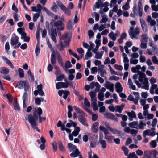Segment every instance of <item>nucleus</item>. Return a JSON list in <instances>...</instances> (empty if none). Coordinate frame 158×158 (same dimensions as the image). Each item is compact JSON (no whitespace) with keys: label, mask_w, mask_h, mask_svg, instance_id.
<instances>
[{"label":"nucleus","mask_w":158,"mask_h":158,"mask_svg":"<svg viewBox=\"0 0 158 158\" xmlns=\"http://www.w3.org/2000/svg\"><path fill=\"white\" fill-rule=\"evenodd\" d=\"M131 71L133 73H137V74L133 76L132 78L138 87L139 88L141 87L145 90H148V82L146 77L145 74L140 71H137L135 67H132Z\"/></svg>","instance_id":"1"},{"label":"nucleus","mask_w":158,"mask_h":158,"mask_svg":"<svg viewBox=\"0 0 158 158\" xmlns=\"http://www.w3.org/2000/svg\"><path fill=\"white\" fill-rule=\"evenodd\" d=\"M58 35L60 38L59 44L61 47L59 50L61 51L63 50L64 48L65 47L69 46L72 35L71 33L69 32L64 34L61 36V33L60 31L58 32Z\"/></svg>","instance_id":"2"},{"label":"nucleus","mask_w":158,"mask_h":158,"mask_svg":"<svg viewBox=\"0 0 158 158\" xmlns=\"http://www.w3.org/2000/svg\"><path fill=\"white\" fill-rule=\"evenodd\" d=\"M28 119L32 128L36 129L38 132H40V129L37 127L36 121L37 120V118L35 113L34 114V116H32L31 114H29L28 117Z\"/></svg>","instance_id":"3"},{"label":"nucleus","mask_w":158,"mask_h":158,"mask_svg":"<svg viewBox=\"0 0 158 158\" xmlns=\"http://www.w3.org/2000/svg\"><path fill=\"white\" fill-rule=\"evenodd\" d=\"M50 49L52 52L51 55V61L52 65L55 64L56 63V57H57L60 55V53L56 50L54 49L52 47V46L50 44Z\"/></svg>","instance_id":"4"},{"label":"nucleus","mask_w":158,"mask_h":158,"mask_svg":"<svg viewBox=\"0 0 158 158\" xmlns=\"http://www.w3.org/2000/svg\"><path fill=\"white\" fill-rule=\"evenodd\" d=\"M50 24L53 27H56L57 30L58 31H62L64 29V24L61 20L54 22L53 20H52L50 22Z\"/></svg>","instance_id":"5"},{"label":"nucleus","mask_w":158,"mask_h":158,"mask_svg":"<svg viewBox=\"0 0 158 158\" xmlns=\"http://www.w3.org/2000/svg\"><path fill=\"white\" fill-rule=\"evenodd\" d=\"M158 152L156 150L151 151H145L144 152L143 158H156Z\"/></svg>","instance_id":"6"},{"label":"nucleus","mask_w":158,"mask_h":158,"mask_svg":"<svg viewBox=\"0 0 158 158\" xmlns=\"http://www.w3.org/2000/svg\"><path fill=\"white\" fill-rule=\"evenodd\" d=\"M15 37H12L10 40V44L11 46H13L14 48L16 49L19 48L21 45L20 42H19V37L15 34Z\"/></svg>","instance_id":"7"},{"label":"nucleus","mask_w":158,"mask_h":158,"mask_svg":"<svg viewBox=\"0 0 158 158\" xmlns=\"http://www.w3.org/2000/svg\"><path fill=\"white\" fill-rule=\"evenodd\" d=\"M128 33L131 39L135 38L139 33V29L136 27L134 29V27H131L128 31Z\"/></svg>","instance_id":"8"},{"label":"nucleus","mask_w":158,"mask_h":158,"mask_svg":"<svg viewBox=\"0 0 158 158\" xmlns=\"http://www.w3.org/2000/svg\"><path fill=\"white\" fill-rule=\"evenodd\" d=\"M35 113L36 116L37 118V120L38 118H39V122L40 123L42 122V120H45L46 119L45 117H41V114H42V110L40 107H39L38 108L37 110H35L33 113V115L34 116V114Z\"/></svg>","instance_id":"9"},{"label":"nucleus","mask_w":158,"mask_h":158,"mask_svg":"<svg viewBox=\"0 0 158 158\" xmlns=\"http://www.w3.org/2000/svg\"><path fill=\"white\" fill-rule=\"evenodd\" d=\"M57 4L60 8V9L63 11L65 14L68 15H71V11L69 10V9H68L60 1H57Z\"/></svg>","instance_id":"10"},{"label":"nucleus","mask_w":158,"mask_h":158,"mask_svg":"<svg viewBox=\"0 0 158 158\" xmlns=\"http://www.w3.org/2000/svg\"><path fill=\"white\" fill-rule=\"evenodd\" d=\"M51 38L52 40L56 43L57 42L56 37L57 36V33L56 30L55 28H52L51 29Z\"/></svg>","instance_id":"11"},{"label":"nucleus","mask_w":158,"mask_h":158,"mask_svg":"<svg viewBox=\"0 0 158 158\" xmlns=\"http://www.w3.org/2000/svg\"><path fill=\"white\" fill-rule=\"evenodd\" d=\"M56 88L57 89H60L62 88H66L68 87L66 84V82H59L56 84Z\"/></svg>","instance_id":"12"},{"label":"nucleus","mask_w":158,"mask_h":158,"mask_svg":"<svg viewBox=\"0 0 158 158\" xmlns=\"http://www.w3.org/2000/svg\"><path fill=\"white\" fill-rule=\"evenodd\" d=\"M78 118L80 123L85 126H88V125L85 117L81 115L78 116Z\"/></svg>","instance_id":"13"},{"label":"nucleus","mask_w":158,"mask_h":158,"mask_svg":"<svg viewBox=\"0 0 158 158\" xmlns=\"http://www.w3.org/2000/svg\"><path fill=\"white\" fill-rule=\"evenodd\" d=\"M105 87L109 89L110 92H113L114 91V84H111L110 82L107 81L105 84Z\"/></svg>","instance_id":"14"},{"label":"nucleus","mask_w":158,"mask_h":158,"mask_svg":"<svg viewBox=\"0 0 158 158\" xmlns=\"http://www.w3.org/2000/svg\"><path fill=\"white\" fill-rule=\"evenodd\" d=\"M2 59L5 62L9 65L12 69L14 68V66L11 61L7 58L2 56Z\"/></svg>","instance_id":"15"},{"label":"nucleus","mask_w":158,"mask_h":158,"mask_svg":"<svg viewBox=\"0 0 158 158\" xmlns=\"http://www.w3.org/2000/svg\"><path fill=\"white\" fill-rule=\"evenodd\" d=\"M99 123L97 122H95L93 123L92 127V130L93 132L96 133L98 131V127Z\"/></svg>","instance_id":"16"},{"label":"nucleus","mask_w":158,"mask_h":158,"mask_svg":"<svg viewBox=\"0 0 158 158\" xmlns=\"http://www.w3.org/2000/svg\"><path fill=\"white\" fill-rule=\"evenodd\" d=\"M115 86L116 91L118 93H119L122 92L123 88L119 82L116 83Z\"/></svg>","instance_id":"17"},{"label":"nucleus","mask_w":158,"mask_h":158,"mask_svg":"<svg viewBox=\"0 0 158 158\" xmlns=\"http://www.w3.org/2000/svg\"><path fill=\"white\" fill-rule=\"evenodd\" d=\"M124 106V105L123 104H121L120 106H115V111L118 112L120 113H121Z\"/></svg>","instance_id":"18"},{"label":"nucleus","mask_w":158,"mask_h":158,"mask_svg":"<svg viewBox=\"0 0 158 158\" xmlns=\"http://www.w3.org/2000/svg\"><path fill=\"white\" fill-rule=\"evenodd\" d=\"M114 137L112 136H109L108 135H105L104 138L106 139L109 143H113V140Z\"/></svg>","instance_id":"19"},{"label":"nucleus","mask_w":158,"mask_h":158,"mask_svg":"<svg viewBox=\"0 0 158 158\" xmlns=\"http://www.w3.org/2000/svg\"><path fill=\"white\" fill-rule=\"evenodd\" d=\"M26 82L24 81H20L17 83V87L19 89H22L23 88L25 83Z\"/></svg>","instance_id":"20"},{"label":"nucleus","mask_w":158,"mask_h":158,"mask_svg":"<svg viewBox=\"0 0 158 158\" xmlns=\"http://www.w3.org/2000/svg\"><path fill=\"white\" fill-rule=\"evenodd\" d=\"M69 123H67L66 125V127H70L72 126L73 127H75L77 125V123H76L71 120H69Z\"/></svg>","instance_id":"21"},{"label":"nucleus","mask_w":158,"mask_h":158,"mask_svg":"<svg viewBox=\"0 0 158 158\" xmlns=\"http://www.w3.org/2000/svg\"><path fill=\"white\" fill-rule=\"evenodd\" d=\"M138 124V122L137 121H135L132 122L130 123H129V126L131 128H137V127Z\"/></svg>","instance_id":"22"},{"label":"nucleus","mask_w":158,"mask_h":158,"mask_svg":"<svg viewBox=\"0 0 158 158\" xmlns=\"http://www.w3.org/2000/svg\"><path fill=\"white\" fill-rule=\"evenodd\" d=\"M9 71V69L5 67H2L0 69V73L5 75L8 74Z\"/></svg>","instance_id":"23"},{"label":"nucleus","mask_w":158,"mask_h":158,"mask_svg":"<svg viewBox=\"0 0 158 158\" xmlns=\"http://www.w3.org/2000/svg\"><path fill=\"white\" fill-rule=\"evenodd\" d=\"M80 153V152L78 149H76L75 150L74 152L71 153L70 155L72 157H75L78 156Z\"/></svg>","instance_id":"24"},{"label":"nucleus","mask_w":158,"mask_h":158,"mask_svg":"<svg viewBox=\"0 0 158 158\" xmlns=\"http://www.w3.org/2000/svg\"><path fill=\"white\" fill-rule=\"evenodd\" d=\"M146 124L145 123H144L143 120H140L139 121V124L138 125V127L139 129H143L144 128V126H146Z\"/></svg>","instance_id":"25"},{"label":"nucleus","mask_w":158,"mask_h":158,"mask_svg":"<svg viewBox=\"0 0 158 158\" xmlns=\"http://www.w3.org/2000/svg\"><path fill=\"white\" fill-rule=\"evenodd\" d=\"M102 19L100 21V23H103L106 22L108 20V18H107V15H102Z\"/></svg>","instance_id":"26"},{"label":"nucleus","mask_w":158,"mask_h":158,"mask_svg":"<svg viewBox=\"0 0 158 158\" xmlns=\"http://www.w3.org/2000/svg\"><path fill=\"white\" fill-rule=\"evenodd\" d=\"M104 53L103 51L100 52V53L96 52L95 54V58L97 59H100Z\"/></svg>","instance_id":"27"},{"label":"nucleus","mask_w":158,"mask_h":158,"mask_svg":"<svg viewBox=\"0 0 158 158\" xmlns=\"http://www.w3.org/2000/svg\"><path fill=\"white\" fill-rule=\"evenodd\" d=\"M99 143L101 145V147L103 148H105L107 146V143L105 140H99Z\"/></svg>","instance_id":"28"},{"label":"nucleus","mask_w":158,"mask_h":158,"mask_svg":"<svg viewBox=\"0 0 158 158\" xmlns=\"http://www.w3.org/2000/svg\"><path fill=\"white\" fill-rule=\"evenodd\" d=\"M116 35L112 31L110 32L109 35L110 38L113 41H115L116 39Z\"/></svg>","instance_id":"29"},{"label":"nucleus","mask_w":158,"mask_h":158,"mask_svg":"<svg viewBox=\"0 0 158 158\" xmlns=\"http://www.w3.org/2000/svg\"><path fill=\"white\" fill-rule=\"evenodd\" d=\"M51 144L52 146L53 151L55 152H56L57 150V143L55 141H53L51 143Z\"/></svg>","instance_id":"30"},{"label":"nucleus","mask_w":158,"mask_h":158,"mask_svg":"<svg viewBox=\"0 0 158 158\" xmlns=\"http://www.w3.org/2000/svg\"><path fill=\"white\" fill-rule=\"evenodd\" d=\"M56 74L57 75V76L56 81H62L65 78V76L64 74L60 75L59 76H58L57 74Z\"/></svg>","instance_id":"31"},{"label":"nucleus","mask_w":158,"mask_h":158,"mask_svg":"<svg viewBox=\"0 0 158 158\" xmlns=\"http://www.w3.org/2000/svg\"><path fill=\"white\" fill-rule=\"evenodd\" d=\"M73 24L72 20H69L67 23V29L69 30L71 29L73 27Z\"/></svg>","instance_id":"32"},{"label":"nucleus","mask_w":158,"mask_h":158,"mask_svg":"<svg viewBox=\"0 0 158 158\" xmlns=\"http://www.w3.org/2000/svg\"><path fill=\"white\" fill-rule=\"evenodd\" d=\"M92 56V53L90 52V51L88 50L85 56V59L86 60L88 59L89 57H91Z\"/></svg>","instance_id":"33"},{"label":"nucleus","mask_w":158,"mask_h":158,"mask_svg":"<svg viewBox=\"0 0 158 158\" xmlns=\"http://www.w3.org/2000/svg\"><path fill=\"white\" fill-rule=\"evenodd\" d=\"M150 146L151 148H155L157 146V143L156 140L151 141L150 143Z\"/></svg>","instance_id":"34"},{"label":"nucleus","mask_w":158,"mask_h":158,"mask_svg":"<svg viewBox=\"0 0 158 158\" xmlns=\"http://www.w3.org/2000/svg\"><path fill=\"white\" fill-rule=\"evenodd\" d=\"M58 9V8L57 5L55 2H54L53 3V5L51 8L52 10L54 12H56Z\"/></svg>","instance_id":"35"},{"label":"nucleus","mask_w":158,"mask_h":158,"mask_svg":"<svg viewBox=\"0 0 158 158\" xmlns=\"http://www.w3.org/2000/svg\"><path fill=\"white\" fill-rule=\"evenodd\" d=\"M150 130H145L143 133V137L145 138L146 135L150 136Z\"/></svg>","instance_id":"36"},{"label":"nucleus","mask_w":158,"mask_h":158,"mask_svg":"<svg viewBox=\"0 0 158 158\" xmlns=\"http://www.w3.org/2000/svg\"><path fill=\"white\" fill-rule=\"evenodd\" d=\"M104 94L102 92H101L98 94V99L100 101H102L104 100Z\"/></svg>","instance_id":"37"},{"label":"nucleus","mask_w":158,"mask_h":158,"mask_svg":"<svg viewBox=\"0 0 158 158\" xmlns=\"http://www.w3.org/2000/svg\"><path fill=\"white\" fill-rule=\"evenodd\" d=\"M18 72L19 76L21 78L23 77L24 76V73L23 70L22 69L19 68L18 69Z\"/></svg>","instance_id":"38"},{"label":"nucleus","mask_w":158,"mask_h":158,"mask_svg":"<svg viewBox=\"0 0 158 158\" xmlns=\"http://www.w3.org/2000/svg\"><path fill=\"white\" fill-rule=\"evenodd\" d=\"M140 47L141 48L145 49L147 47L148 42L141 41Z\"/></svg>","instance_id":"39"},{"label":"nucleus","mask_w":158,"mask_h":158,"mask_svg":"<svg viewBox=\"0 0 158 158\" xmlns=\"http://www.w3.org/2000/svg\"><path fill=\"white\" fill-rule=\"evenodd\" d=\"M122 150L124 151V154L125 155L127 156L128 153V150L127 148L125 146H123L121 147Z\"/></svg>","instance_id":"40"},{"label":"nucleus","mask_w":158,"mask_h":158,"mask_svg":"<svg viewBox=\"0 0 158 158\" xmlns=\"http://www.w3.org/2000/svg\"><path fill=\"white\" fill-rule=\"evenodd\" d=\"M128 155L127 158H138L135 152L130 153Z\"/></svg>","instance_id":"41"},{"label":"nucleus","mask_w":158,"mask_h":158,"mask_svg":"<svg viewBox=\"0 0 158 158\" xmlns=\"http://www.w3.org/2000/svg\"><path fill=\"white\" fill-rule=\"evenodd\" d=\"M14 108L15 110L18 111L20 110V108L17 101L15 103H14Z\"/></svg>","instance_id":"42"},{"label":"nucleus","mask_w":158,"mask_h":158,"mask_svg":"<svg viewBox=\"0 0 158 158\" xmlns=\"http://www.w3.org/2000/svg\"><path fill=\"white\" fill-rule=\"evenodd\" d=\"M4 97H6L9 100V102L10 103H12L13 101V97L12 96L11 94L8 95V94H6L5 95H3Z\"/></svg>","instance_id":"43"},{"label":"nucleus","mask_w":158,"mask_h":158,"mask_svg":"<svg viewBox=\"0 0 158 158\" xmlns=\"http://www.w3.org/2000/svg\"><path fill=\"white\" fill-rule=\"evenodd\" d=\"M110 130L111 132L114 134H119L120 133V131L116 129L112 128H110Z\"/></svg>","instance_id":"44"},{"label":"nucleus","mask_w":158,"mask_h":158,"mask_svg":"<svg viewBox=\"0 0 158 158\" xmlns=\"http://www.w3.org/2000/svg\"><path fill=\"white\" fill-rule=\"evenodd\" d=\"M59 148L60 151L62 152H64L65 151V148L63 145L62 143L61 142L59 143Z\"/></svg>","instance_id":"45"},{"label":"nucleus","mask_w":158,"mask_h":158,"mask_svg":"<svg viewBox=\"0 0 158 158\" xmlns=\"http://www.w3.org/2000/svg\"><path fill=\"white\" fill-rule=\"evenodd\" d=\"M127 115L129 117H131L132 118H136V115L135 113L133 111H131V113L128 112Z\"/></svg>","instance_id":"46"},{"label":"nucleus","mask_w":158,"mask_h":158,"mask_svg":"<svg viewBox=\"0 0 158 158\" xmlns=\"http://www.w3.org/2000/svg\"><path fill=\"white\" fill-rule=\"evenodd\" d=\"M39 44L37 43L35 50V52L36 56H38L40 53V49L39 48Z\"/></svg>","instance_id":"47"},{"label":"nucleus","mask_w":158,"mask_h":158,"mask_svg":"<svg viewBox=\"0 0 158 158\" xmlns=\"http://www.w3.org/2000/svg\"><path fill=\"white\" fill-rule=\"evenodd\" d=\"M68 147L69 149H71L72 150H75L76 149H78L77 148L76 146L73 145L71 143H69L68 144Z\"/></svg>","instance_id":"48"},{"label":"nucleus","mask_w":158,"mask_h":158,"mask_svg":"<svg viewBox=\"0 0 158 158\" xmlns=\"http://www.w3.org/2000/svg\"><path fill=\"white\" fill-rule=\"evenodd\" d=\"M50 17L54 19V20H56L58 18L60 19V17L58 16V15H55L52 12H50Z\"/></svg>","instance_id":"49"},{"label":"nucleus","mask_w":158,"mask_h":158,"mask_svg":"<svg viewBox=\"0 0 158 158\" xmlns=\"http://www.w3.org/2000/svg\"><path fill=\"white\" fill-rule=\"evenodd\" d=\"M98 73L102 77H104V74H106V72L104 69H99Z\"/></svg>","instance_id":"50"},{"label":"nucleus","mask_w":158,"mask_h":158,"mask_svg":"<svg viewBox=\"0 0 158 158\" xmlns=\"http://www.w3.org/2000/svg\"><path fill=\"white\" fill-rule=\"evenodd\" d=\"M141 41L148 42V37L146 34H143L142 35V39Z\"/></svg>","instance_id":"51"},{"label":"nucleus","mask_w":158,"mask_h":158,"mask_svg":"<svg viewBox=\"0 0 158 158\" xmlns=\"http://www.w3.org/2000/svg\"><path fill=\"white\" fill-rule=\"evenodd\" d=\"M138 133V130L135 129H131L130 133L133 136H135Z\"/></svg>","instance_id":"52"},{"label":"nucleus","mask_w":158,"mask_h":158,"mask_svg":"<svg viewBox=\"0 0 158 158\" xmlns=\"http://www.w3.org/2000/svg\"><path fill=\"white\" fill-rule=\"evenodd\" d=\"M88 34L89 39H91L94 36V33L92 30H89L88 31Z\"/></svg>","instance_id":"53"},{"label":"nucleus","mask_w":158,"mask_h":158,"mask_svg":"<svg viewBox=\"0 0 158 158\" xmlns=\"http://www.w3.org/2000/svg\"><path fill=\"white\" fill-rule=\"evenodd\" d=\"M57 59L58 61V62L59 64L61 65H63V63L62 61V58L61 57L60 55H59L57 57Z\"/></svg>","instance_id":"54"},{"label":"nucleus","mask_w":158,"mask_h":158,"mask_svg":"<svg viewBox=\"0 0 158 158\" xmlns=\"http://www.w3.org/2000/svg\"><path fill=\"white\" fill-rule=\"evenodd\" d=\"M138 60L137 59H134L131 58L130 59V63L134 64H136L138 63Z\"/></svg>","instance_id":"55"},{"label":"nucleus","mask_w":158,"mask_h":158,"mask_svg":"<svg viewBox=\"0 0 158 158\" xmlns=\"http://www.w3.org/2000/svg\"><path fill=\"white\" fill-rule=\"evenodd\" d=\"M70 94L69 92L67 90H65V92L63 94V98L65 99H66L67 96L69 95Z\"/></svg>","instance_id":"56"},{"label":"nucleus","mask_w":158,"mask_h":158,"mask_svg":"<svg viewBox=\"0 0 158 158\" xmlns=\"http://www.w3.org/2000/svg\"><path fill=\"white\" fill-rule=\"evenodd\" d=\"M96 5V8H99L100 7H103V4L102 2H96L95 3Z\"/></svg>","instance_id":"57"},{"label":"nucleus","mask_w":158,"mask_h":158,"mask_svg":"<svg viewBox=\"0 0 158 158\" xmlns=\"http://www.w3.org/2000/svg\"><path fill=\"white\" fill-rule=\"evenodd\" d=\"M84 103V104L86 106L88 107H89L90 106V104L89 102L88 101L87 98H85Z\"/></svg>","instance_id":"58"},{"label":"nucleus","mask_w":158,"mask_h":158,"mask_svg":"<svg viewBox=\"0 0 158 158\" xmlns=\"http://www.w3.org/2000/svg\"><path fill=\"white\" fill-rule=\"evenodd\" d=\"M130 7L129 6V4L127 2L122 6V9L124 10H128Z\"/></svg>","instance_id":"59"},{"label":"nucleus","mask_w":158,"mask_h":158,"mask_svg":"<svg viewBox=\"0 0 158 158\" xmlns=\"http://www.w3.org/2000/svg\"><path fill=\"white\" fill-rule=\"evenodd\" d=\"M97 71V68L96 67H93L91 69V73L92 74H94Z\"/></svg>","instance_id":"60"},{"label":"nucleus","mask_w":158,"mask_h":158,"mask_svg":"<svg viewBox=\"0 0 158 158\" xmlns=\"http://www.w3.org/2000/svg\"><path fill=\"white\" fill-rule=\"evenodd\" d=\"M23 87L24 91L25 92L28 91H29V87L28 83L27 82H26V83H25Z\"/></svg>","instance_id":"61"},{"label":"nucleus","mask_w":158,"mask_h":158,"mask_svg":"<svg viewBox=\"0 0 158 158\" xmlns=\"http://www.w3.org/2000/svg\"><path fill=\"white\" fill-rule=\"evenodd\" d=\"M74 109L76 110L77 112H78L79 113H82L83 114H84V113L81 111L79 108L77 107L76 106H73Z\"/></svg>","instance_id":"62"},{"label":"nucleus","mask_w":158,"mask_h":158,"mask_svg":"<svg viewBox=\"0 0 158 158\" xmlns=\"http://www.w3.org/2000/svg\"><path fill=\"white\" fill-rule=\"evenodd\" d=\"M39 16V14H35L34 15L33 17V22H35L36 21Z\"/></svg>","instance_id":"63"},{"label":"nucleus","mask_w":158,"mask_h":158,"mask_svg":"<svg viewBox=\"0 0 158 158\" xmlns=\"http://www.w3.org/2000/svg\"><path fill=\"white\" fill-rule=\"evenodd\" d=\"M151 8L153 11H158V6L155 5H152Z\"/></svg>","instance_id":"64"}]
</instances>
